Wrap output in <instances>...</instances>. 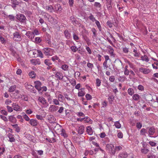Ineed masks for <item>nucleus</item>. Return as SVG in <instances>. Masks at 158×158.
<instances>
[{"label":"nucleus","mask_w":158,"mask_h":158,"mask_svg":"<svg viewBox=\"0 0 158 158\" xmlns=\"http://www.w3.org/2000/svg\"><path fill=\"white\" fill-rule=\"evenodd\" d=\"M43 51L46 56H52L53 54L54 50L49 48H44Z\"/></svg>","instance_id":"nucleus-4"},{"label":"nucleus","mask_w":158,"mask_h":158,"mask_svg":"<svg viewBox=\"0 0 158 158\" xmlns=\"http://www.w3.org/2000/svg\"><path fill=\"white\" fill-rule=\"evenodd\" d=\"M133 52L135 53V54H134V56L137 57H139V53L137 52L136 49H134Z\"/></svg>","instance_id":"nucleus-50"},{"label":"nucleus","mask_w":158,"mask_h":158,"mask_svg":"<svg viewBox=\"0 0 158 158\" xmlns=\"http://www.w3.org/2000/svg\"><path fill=\"white\" fill-rule=\"evenodd\" d=\"M87 65L88 68L91 69H92L94 67L93 64L89 62L87 63Z\"/></svg>","instance_id":"nucleus-53"},{"label":"nucleus","mask_w":158,"mask_h":158,"mask_svg":"<svg viewBox=\"0 0 158 158\" xmlns=\"http://www.w3.org/2000/svg\"><path fill=\"white\" fill-rule=\"evenodd\" d=\"M94 6L98 8H100L101 7V5L100 4V3L98 2H95L94 4Z\"/></svg>","instance_id":"nucleus-63"},{"label":"nucleus","mask_w":158,"mask_h":158,"mask_svg":"<svg viewBox=\"0 0 158 158\" xmlns=\"http://www.w3.org/2000/svg\"><path fill=\"white\" fill-rule=\"evenodd\" d=\"M84 131V127L82 126H80L79 127L78 130V132L79 134H82Z\"/></svg>","instance_id":"nucleus-23"},{"label":"nucleus","mask_w":158,"mask_h":158,"mask_svg":"<svg viewBox=\"0 0 158 158\" xmlns=\"http://www.w3.org/2000/svg\"><path fill=\"white\" fill-rule=\"evenodd\" d=\"M7 17L11 21H14L15 20V17L13 15H9L7 16Z\"/></svg>","instance_id":"nucleus-49"},{"label":"nucleus","mask_w":158,"mask_h":158,"mask_svg":"<svg viewBox=\"0 0 158 158\" xmlns=\"http://www.w3.org/2000/svg\"><path fill=\"white\" fill-rule=\"evenodd\" d=\"M107 48L108 49V52L110 55L111 56L114 57L115 54L114 53V50L112 47L110 46H109L107 47Z\"/></svg>","instance_id":"nucleus-13"},{"label":"nucleus","mask_w":158,"mask_h":158,"mask_svg":"<svg viewBox=\"0 0 158 158\" xmlns=\"http://www.w3.org/2000/svg\"><path fill=\"white\" fill-rule=\"evenodd\" d=\"M44 63L47 65L49 66L52 64L51 61L49 59H46L44 61Z\"/></svg>","instance_id":"nucleus-44"},{"label":"nucleus","mask_w":158,"mask_h":158,"mask_svg":"<svg viewBox=\"0 0 158 158\" xmlns=\"http://www.w3.org/2000/svg\"><path fill=\"white\" fill-rule=\"evenodd\" d=\"M82 38L85 41L87 44L89 46L91 44L90 40L89 38L85 35L83 36Z\"/></svg>","instance_id":"nucleus-18"},{"label":"nucleus","mask_w":158,"mask_h":158,"mask_svg":"<svg viewBox=\"0 0 158 158\" xmlns=\"http://www.w3.org/2000/svg\"><path fill=\"white\" fill-rule=\"evenodd\" d=\"M127 92L128 94L131 96H132L134 93V90L131 88H129L128 89Z\"/></svg>","instance_id":"nucleus-38"},{"label":"nucleus","mask_w":158,"mask_h":158,"mask_svg":"<svg viewBox=\"0 0 158 158\" xmlns=\"http://www.w3.org/2000/svg\"><path fill=\"white\" fill-rule=\"evenodd\" d=\"M115 80V77L114 76H110L109 78V80L111 82H114Z\"/></svg>","instance_id":"nucleus-56"},{"label":"nucleus","mask_w":158,"mask_h":158,"mask_svg":"<svg viewBox=\"0 0 158 158\" xmlns=\"http://www.w3.org/2000/svg\"><path fill=\"white\" fill-rule=\"evenodd\" d=\"M86 131L89 135H91L93 133V130L92 127L90 126H88L86 128Z\"/></svg>","instance_id":"nucleus-21"},{"label":"nucleus","mask_w":158,"mask_h":158,"mask_svg":"<svg viewBox=\"0 0 158 158\" xmlns=\"http://www.w3.org/2000/svg\"><path fill=\"white\" fill-rule=\"evenodd\" d=\"M48 18L49 19V21L52 23H56L57 21L56 19L54 18L51 15H49Z\"/></svg>","instance_id":"nucleus-24"},{"label":"nucleus","mask_w":158,"mask_h":158,"mask_svg":"<svg viewBox=\"0 0 158 158\" xmlns=\"http://www.w3.org/2000/svg\"><path fill=\"white\" fill-rule=\"evenodd\" d=\"M95 23L99 31H101L102 30V27L100 22L98 21L97 20L95 22Z\"/></svg>","instance_id":"nucleus-34"},{"label":"nucleus","mask_w":158,"mask_h":158,"mask_svg":"<svg viewBox=\"0 0 158 158\" xmlns=\"http://www.w3.org/2000/svg\"><path fill=\"white\" fill-rule=\"evenodd\" d=\"M138 89L141 91H143L144 90V87L142 85H139L138 86Z\"/></svg>","instance_id":"nucleus-58"},{"label":"nucleus","mask_w":158,"mask_h":158,"mask_svg":"<svg viewBox=\"0 0 158 158\" xmlns=\"http://www.w3.org/2000/svg\"><path fill=\"white\" fill-rule=\"evenodd\" d=\"M52 60L54 61L56 60H58L59 62H60L61 60L59 59V58L57 56H55L51 58Z\"/></svg>","instance_id":"nucleus-41"},{"label":"nucleus","mask_w":158,"mask_h":158,"mask_svg":"<svg viewBox=\"0 0 158 158\" xmlns=\"http://www.w3.org/2000/svg\"><path fill=\"white\" fill-rule=\"evenodd\" d=\"M140 98L139 95L138 94H134L132 97L133 99L135 101L139 100Z\"/></svg>","instance_id":"nucleus-29"},{"label":"nucleus","mask_w":158,"mask_h":158,"mask_svg":"<svg viewBox=\"0 0 158 158\" xmlns=\"http://www.w3.org/2000/svg\"><path fill=\"white\" fill-rule=\"evenodd\" d=\"M58 100L61 102H63L64 101L65 98H64V96L61 95V94H59L58 96Z\"/></svg>","instance_id":"nucleus-30"},{"label":"nucleus","mask_w":158,"mask_h":158,"mask_svg":"<svg viewBox=\"0 0 158 158\" xmlns=\"http://www.w3.org/2000/svg\"><path fill=\"white\" fill-rule=\"evenodd\" d=\"M149 151V150L147 148H142L141 150V153L144 154H147Z\"/></svg>","instance_id":"nucleus-39"},{"label":"nucleus","mask_w":158,"mask_h":158,"mask_svg":"<svg viewBox=\"0 0 158 158\" xmlns=\"http://www.w3.org/2000/svg\"><path fill=\"white\" fill-rule=\"evenodd\" d=\"M71 153H70V155H71L72 157L74 158L76 156V149L75 147L72 145H71Z\"/></svg>","instance_id":"nucleus-12"},{"label":"nucleus","mask_w":158,"mask_h":158,"mask_svg":"<svg viewBox=\"0 0 158 158\" xmlns=\"http://www.w3.org/2000/svg\"><path fill=\"white\" fill-rule=\"evenodd\" d=\"M29 76L31 78H34L35 76V73L34 71H31L29 73Z\"/></svg>","instance_id":"nucleus-43"},{"label":"nucleus","mask_w":158,"mask_h":158,"mask_svg":"<svg viewBox=\"0 0 158 158\" xmlns=\"http://www.w3.org/2000/svg\"><path fill=\"white\" fill-rule=\"evenodd\" d=\"M37 52L38 53L37 56H39L41 58H43L44 57V55L42 52L39 50H37Z\"/></svg>","instance_id":"nucleus-33"},{"label":"nucleus","mask_w":158,"mask_h":158,"mask_svg":"<svg viewBox=\"0 0 158 158\" xmlns=\"http://www.w3.org/2000/svg\"><path fill=\"white\" fill-rule=\"evenodd\" d=\"M16 85H14L11 86L9 89L8 91L10 92H14L16 88Z\"/></svg>","instance_id":"nucleus-32"},{"label":"nucleus","mask_w":158,"mask_h":158,"mask_svg":"<svg viewBox=\"0 0 158 158\" xmlns=\"http://www.w3.org/2000/svg\"><path fill=\"white\" fill-rule=\"evenodd\" d=\"M106 150L111 154L114 155L115 152L114 146L111 143H109L106 145Z\"/></svg>","instance_id":"nucleus-2"},{"label":"nucleus","mask_w":158,"mask_h":158,"mask_svg":"<svg viewBox=\"0 0 158 158\" xmlns=\"http://www.w3.org/2000/svg\"><path fill=\"white\" fill-rule=\"evenodd\" d=\"M101 80L99 78H97L96 79V86L99 87L101 85Z\"/></svg>","instance_id":"nucleus-36"},{"label":"nucleus","mask_w":158,"mask_h":158,"mask_svg":"<svg viewBox=\"0 0 158 158\" xmlns=\"http://www.w3.org/2000/svg\"><path fill=\"white\" fill-rule=\"evenodd\" d=\"M13 39L14 40L17 41H20L22 40L21 35L17 31H16L13 34Z\"/></svg>","instance_id":"nucleus-6"},{"label":"nucleus","mask_w":158,"mask_h":158,"mask_svg":"<svg viewBox=\"0 0 158 158\" xmlns=\"http://www.w3.org/2000/svg\"><path fill=\"white\" fill-rule=\"evenodd\" d=\"M85 94V92L83 90H80L79 91L78 93V96L79 97H82L84 96Z\"/></svg>","instance_id":"nucleus-46"},{"label":"nucleus","mask_w":158,"mask_h":158,"mask_svg":"<svg viewBox=\"0 0 158 158\" xmlns=\"http://www.w3.org/2000/svg\"><path fill=\"white\" fill-rule=\"evenodd\" d=\"M89 19L93 22H94L95 21L96 22V21L97 20L92 14L90 15L89 16Z\"/></svg>","instance_id":"nucleus-48"},{"label":"nucleus","mask_w":158,"mask_h":158,"mask_svg":"<svg viewBox=\"0 0 158 158\" xmlns=\"http://www.w3.org/2000/svg\"><path fill=\"white\" fill-rule=\"evenodd\" d=\"M13 128L15 129V131L17 133H19L20 131V128L18 126V124H15L11 125Z\"/></svg>","instance_id":"nucleus-25"},{"label":"nucleus","mask_w":158,"mask_h":158,"mask_svg":"<svg viewBox=\"0 0 158 158\" xmlns=\"http://www.w3.org/2000/svg\"><path fill=\"white\" fill-rule=\"evenodd\" d=\"M6 108L8 112H11L13 111V109L12 108L9 106H7Z\"/></svg>","instance_id":"nucleus-60"},{"label":"nucleus","mask_w":158,"mask_h":158,"mask_svg":"<svg viewBox=\"0 0 158 158\" xmlns=\"http://www.w3.org/2000/svg\"><path fill=\"white\" fill-rule=\"evenodd\" d=\"M61 126L59 124H57L54 128V130L57 133H60L61 131L63 130Z\"/></svg>","instance_id":"nucleus-10"},{"label":"nucleus","mask_w":158,"mask_h":158,"mask_svg":"<svg viewBox=\"0 0 158 158\" xmlns=\"http://www.w3.org/2000/svg\"><path fill=\"white\" fill-rule=\"evenodd\" d=\"M38 100L42 104L44 107H47L48 106V103L46 102V100L43 97H39Z\"/></svg>","instance_id":"nucleus-7"},{"label":"nucleus","mask_w":158,"mask_h":158,"mask_svg":"<svg viewBox=\"0 0 158 158\" xmlns=\"http://www.w3.org/2000/svg\"><path fill=\"white\" fill-rule=\"evenodd\" d=\"M8 119L9 120L10 122L12 123H14L16 121V119L12 115L10 116L9 117Z\"/></svg>","instance_id":"nucleus-31"},{"label":"nucleus","mask_w":158,"mask_h":158,"mask_svg":"<svg viewBox=\"0 0 158 158\" xmlns=\"http://www.w3.org/2000/svg\"><path fill=\"white\" fill-rule=\"evenodd\" d=\"M21 98L25 101H27L28 100V97L26 95L23 94L21 95Z\"/></svg>","instance_id":"nucleus-45"},{"label":"nucleus","mask_w":158,"mask_h":158,"mask_svg":"<svg viewBox=\"0 0 158 158\" xmlns=\"http://www.w3.org/2000/svg\"><path fill=\"white\" fill-rule=\"evenodd\" d=\"M30 61L32 64L36 65L37 64L39 65L40 64V61L39 59H31Z\"/></svg>","instance_id":"nucleus-11"},{"label":"nucleus","mask_w":158,"mask_h":158,"mask_svg":"<svg viewBox=\"0 0 158 158\" xmlns=\"http://www.w3.org/2000/svg\"><path fill=\"white\" fill-rule=\"evenodd\" d=\"M13 109L14 110L17 111H20V106L18 104L13 108Z\"/></svg>","instance_id":"nucleus-51"},{"label":"nucleus","mask_w":158,"mask_h":158,"mask_svg":"<svg viewBox=\"0 0 158 158\" xmlns=\"http://www.w3.org/2000/svg\"><path fill=\"white\" fill-rule=\"evenodd\" d=\"M149 144L152 147H155L156 146V143L153 141H150L149 142Z\"/></svg>","instance_id":"nucleus-64"},{"label":"nucleus","mask_w":158,"mask_h":158,"mask_svg":"<svg viewBox=\"0 0 158 158\" xmlns=\"http://www.w3.org/2000/svg\"><path fill=\"white\" fill-rule=\"evenodd\" d=\"M54 11H60L62 9V8L60 6V5L59 4H56L54 6Z\"/></svg>","instance_id":"nucleus-16"},{"label":"nucleus","mask_w":158,"mask_h":158,"mask_svg":"<svg viewBox=\"0 0 158 158\" xmlns=\"http://www.w3.org/2000/svg\"><path fill=\"white\" fill-rule=\"evenodd\" d=\"M60 134H61L62 136H63L64 138V139L63 140L64 145L67 151L69 152V139L66 138L68 136V134L66 133L65 130L64 129L61 131Z\"/></svg>","instance_id":"nucleus-1"},{"label":"nucleus","mask_w":158,"mask_h":158,"mask_svg":"<svg viewBox=\"0 0 158 158\" xmlns=\"http://www.w3.org/2000/svg\"><path fill=\"white\" fill-rule=\"evenodd\" d=\"M68 68L69 66L66 64H63L61 66V68L64 71L68 70Z\"/></svg>","instance_id":"nucleus-47"},{"label":"nucleus","mask_w":158,"mask_h":158,"mask_svg":"<svg viewBox=\"0 0 158 158\" xmlns=\"http://www.w3.org/2000/svg\"><path fill=\"white\" fill-rule=\"evenodd\" d=\"M45 9L47 11L51 13L54 10V8L52 5L46 6L45 7Z\"/></svg>","instance_id":"nucleus-27"},{"label":"nucleus","mask_w":158,"mask_h":158,"mask_svg":"<svg viewBox=\"0 0 158 158\" xmlns=\"http://www.w3.org/2000/svg\"><path fill=\"white\" fill-rule=\"evenodd\" d=\"M11 3L12 4L11 6L12 7L14 8V9H15L16 6L19 5V2L17 0H11Z\"/></svg>","instance_id":"nucleus-14"},{"label":"nucleus","mask_w":158,"mask_h":158,"mask_svg":"<svg viewBox=\"0 0 158 158\" xmlns=\"http://www.w3.org/2000/svg\"><path fill=\"white\" fill-rule=\"evenodd\" d=\"M64 33L65 37L68 39H69V31L68 30H66L64 32Z\"/></svg>","instance_id":"nucleus-61"},{"label":"nucleus","mask_w":158,"mask_h":158,"mask_svg":"<svg viewBox=\"0 0 158 158\" xmlns=\"http://www.w3.org/2000/svg\"><path fill=\"white\" fill-rule=\"evenodd\" d=\"M58 107L54 105H50L49 109L51 111H56L58 109Z\"/></svg>","instance_id":"nucleus-20"},{"label":"nucleus","mask_w":158,"mask_h":158,"mask_svg":"<svg viewBox=\"0 0 158 158\" xmlns=\"http://www.w3.org/2000/svg\"><path fill=\"white\" fill-rule=\"evenodd\" d=\"M55 75L56 77L60 80H61L63 78L62 74L60 72H57L55 73Z\"/></svg>","instance_id":"nucleus-22"},{"label":"nucleus","mask_w":158,"mask_h":158,"mask_svg":"<svg viewBox=\"0 0 158 158\" xmlns=\"http://www.w3.org/2000/svg\"><path fill=\"white\" fill-rule=\"evenodd\" d=\"M16 18L18 21L21 23H24L26 20V18L25 16L24 15L21 14H17Z\"/></svg>","instance_id":"nucleus-3"},{"label":"nucleus","mask_w":158,"mask_h":158,"mask_svg":"<svg viewBox=\"0 0 158 158\" xmlns=\"http://www.w3.org/2000/svg\"><path fill=\"white\" fill-rule=\"evenodd\" d=\"M139 71L140 72L145 74H148L151 72L150 69L143 67L140 68L139 69Z\"/></svg>","instance_id":"nucleus-9"},{"label":"nucleus","mask_w":158,"mask_h":158,"mask_svg":"<svg viewBox=\"0 0 158 158\" xmlns=\"http://www.w3.org/2000/svg\"><path fill=\"white\" fill-rule=\"evenodd\" d=\"M85 98L88 100H90L92 98L91 96L89 94H87L85 95Z\"/></svg>","instance_id":"nucleus-59"},{"label":"nucleus","mask_w":158,"mask_h":158,"mask_svg":"<svg viewBox=\"0 0 158 158\" xmlns=\"http://www.w3.org/2000/svg\"><path fill=\"white\" fill-rule=\"evenodd\" d=\"M114 125L115 127L119 129L121 127V125L118 121L115 122Z\"/></svg>","instance_id":"nucleus-40"},{"label":"nucleus","mask_w":158,"mask_h":158,"mask_svg":"<svg viewBox=\"0 0 158 158\" xmlns=\"http://www.w3.org/2000/svg\"><path fill=\"white\" fill-rule=\"evenodd\" d=\"M25 86L26 88L29 91H30L31 89H32V88H33V86L32 85L30 84H28L27 83H25Z\"/></svg>","instance_id":"nucleus-42"},{"label":"nucleus","mask_w":158,"mask_h":158,"mask_svg":"<svg viewBox=\"0 0 158 158\" xmlns=\"http://www.w3.org/2000/svg\"><path fill=\"white\" fill-rule=\"evenodd\" d=\"M30 124L33 126H35L37 125L38 123L37 120L35 119H32L30 120Z\"/></svg>","instance_id":"nucleus-17"},{"label":"nucleus","mask_w":158,"mask_h":158,"mask_svg":"<svg viewBox=\"0 0 158 158\" xmlns=\"http://www.w3.org/2000/svg\"><path fill=\"white\" fill-rule=\"evenodd\" d=\"M35 85V88L38 90V91H40L41 90V86L42 84L41 82L39 81H35L34 82Z\"/></svg>","instance_id":"nucleus-8"},{"label":"nucleus","mask_w":158,"mask_h":158,"mask_svg":"<svg viewBox=\"0 0 158 158\" xmlns=\"http://www.w3.org/2000/svg\"><path fill=\"white\" fill-rule=\"evenodd\" d=\"M5 151V149L4 147H0V156L3 155Z\"/></svg>","instance_id":"nucleus-54"},{"label":"nucleus","mask_w":158,"mask_h":158,"mask_svg":"<svg viewBox=\"0 0 158 158\" xmlns=\"http://www.w3.org/2000/svg\"><path fill=\"white\" fill-rule=\"evenodd\" d=\"M141 58L142 60L145 61L146 62H148L149 60L148 57L145 55H144L143 56H142Z\"/></svg>","instance_id":"nucleus-28"},{"label":"nucleus","mask_w":158,"mask_h":158,"mask_svg":"<svg viewBox=\"0 0 158 158\" xmlns=\"http://www.w3.org/2000/svg\"><path fill=\"white\" fill-rule=\"evenodd\" d=\"M73 38L74 40L77 42H78V40H79V37L78 36L76 35L75 33L73 34Z\"/></svg>","instance_id":"nucleus-57"},{"label":"nucleus","mask_w":158,"mask_h":158,"mask_svg":"<svg viewBox=\"0 0 158 158\" xmlns=\"http://www.w3.org/2000/svg\"><path fill=\"white\" fill-rule=\"evenodd\" d=\"M40 32L37 29H34L32 32L28 31L27 32L26 35L27 36H31L33 37L35 35H39Z\"/></svg>","instance_id":"nucleus-5"},{"label":"nucleus","mask_w":158,"mask_h":158,"mask_svg":"<svg viewBox=\"0 0 158 158\" xmlns=\"http://www.w3.org/2000/svg\"><path fill=\"white\" fill-rule=\"evenodd\" d=\"M91 31L93 33V35L92 36V38L93 39H94L97 35L96 30L95 28H93L91 29Z\"/></svg>","instance_id":"nucleus-35"},{"label":"nucleus","mask_w":158,"mask_h":158,"mask_svg":"<svg viewBox=\"0 0 158 158\" xmlns=\"http://www.w3.org/2000/svg\"><path fill=\"white\" fill-rule=\"evenodd\" d=\"M128 154L125 152L120 153L118 155V158H126L128 156Z\"/></svg>","instance_id":"nucleus-19"},{"label":"nucleus","mask_w":158,"mask_h":158,"mask_svg":"<svg viewBox=\"0 0 158 158\" xmlns=\"http://www.w3.org/2000/svg\"><path fill=\"white\" fill-rule=\"evenodd\" d=\"M70 48L71 51L73 52H75L77 50V47L75 46H72Z\"/></svg>","instance_id":"nucleus-55"},{"label":"nucleus","mask_w":158,"mask_h":158,"mask_svg":"<svg viewBox=\"0 0 158 158\" xmlns=\"http://www.w3.org/2000/svg\"><path fill=\"white\" fill-rule=\"evenodd\" d=\"M7 136L9 139V141L11 142H15V139L14 138V135L11 133H8L7 135Z\"/></svg>","instance_id":"nucleus-15"},{"label":"nucleus","mask_w":158,"mask_h":158,"mask_svg":"<svg viewBox=\"0 0 158 158\" xmlns=\"http://www.w3.org/2000/svg\"><path fill=\"white\" fill-rule=\"evenodd\" d=\"M155 132V129L154 127H151L149 128L148 132L149 135H154Z\"/></svg>","instance_id":"nucleus-26"},{"label":"nucleus","mask_w":158,"mask_h":158,"mask_svg":"<svg viewBox=\"0 0 158 158\" xmlns=\"http://www.w3.org/2000/svg\"><path fill=\"white\" fill-rule=\"evenodd\" d=\"M88 118L87 117H85L83 118H77V121H80V122H82L83 120H84L85 121V122H89L86 119H88Z\"/></svg>","instance_id":"nucleus-37"},{"label":"nucleus","mask_w":158,"mask_h":158,"mask_svg":"<svg viewBox=\"0 0 158 158\" xmlns=\"http://www.w3.org/2000/svg\"><path fill=\"white\" fill-rule=\"evenodd\" d=\"M0 118L3 120L4 121L7 122L8 121L7 118L6 117L2 115H0Z\"/></svg>","instance_id":"nucleus-62"},{"label":"nucleus","mask_w":158,"mask_h":158,"mask_svg":"<svg viewBox=\"0 0 158 158\" xmlns=\"http://www.w3.org/2000/svg\"><path fill=\"white\" fill-rule=\"evenodd\" d=\"M126 77L124 76H123L122 77H120L118 79V81H120L121 82H123L126 80Z\"/></svg>","instance_id":"nucleus-52"}]
</instances>
